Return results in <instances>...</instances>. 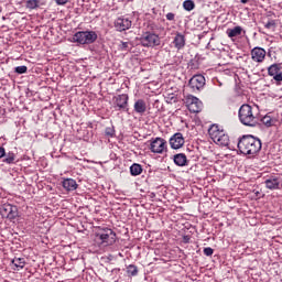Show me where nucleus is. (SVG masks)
<instances>
[{
	"instance_id": "5701e85b",
	"label": "nucleus",
	"mask_w": 282,
	"mask_h": 282,
	"mask_svg": "<svg viewBox=\"0 0 282 282\" xmlns=\"http://www.w3.org/2000/svg\"><path fill=\"white\" fill-rule=\"evenodd\" d=\"M119 52H131L133 50V43L132 42H120L118 45Z\"/></svg>"
},
{
	"instance_id": "c756f323",
	"label": "nucleus",
	"mask_w": 282,
	"mask_h": 282,
	"mask_svg": "<svg viewBox=\"0 0 282 282\" xmlns=\"http://www.w3.org/2000/svg\"><path fill=\"white\" fill-rule=\"evenodd\" d=\"M265 30H274V28H276V21L274 20H269L265 24H264Z\"/></svg>"
},
{
	"instance_id": "a211bd4d",
	"label": "nucleus",
	"mask_w": 282,
	"mask_h": 282,
	"mask_svg": "<svg viewBox=\"0 0 282 282\" xmlns=\"http://www.w3.org/2000/svg\"><path fill=\"white\" fill-rule=\"evenodd\" d=\"M62 186L68 193H72V191H76V188H78V183H76V180L74 178H64L62 181Z\"/></svg>"
},
{
	"instance_id": "2eb2a0df",
	"label": "nucleus",
	"mask_w": 282,
	"mask_h": 282,
	"mask_svg": "<svg viewBox=\"0 0 282 282\" xmlns=\"http://www.w3.org/2000/svg\"><path fill=\"white\" fill-rule=\"evenodd\" d=\"M265 54L263 47L256 46L251 50V59L253 63H263L265 61Z\"/></svg>"
},
{
	"instance_id": "c9c22d12",
	"label": "nucleus",
	"mask_w": 282,
	"mask_h": 282,
	"mask_svg": "<svg viewBox=\"0 0 282 282\" xmlns=\"http://www.w3.org/2000/svg\"><path fill=\"white\" fill-rule=\"evenodd\" d=\"M69 0H55V3L57 6H65V3H67Z\"/></svg>"
},
{
	"instance_id": "6e6552de",
	"label": "nucleus",
	"mask_w": 282,
	"mask_h": 282,
	"mask_svg": "<svg viewBox=\"0 0 282 282\" xmlns=\"http://www.w3.org/2000/svg\"><path fill=\"white\" fill-rule=\"evenodd\" d=\"M185 105L191 113H199V111L204 109V104L202 100L193 95H187L185 97Z\"/></svg>"
},
{
	"instance_id": "7ed1b4c3",
	"label": "nucleus",
	"mask_w": 282,
	"mask_h": 282,
	"mask_svg": "<svg viewBox=\"0 0 282 282\" xmlns=\"http://www.w3.org/2000/svg\"><path fill=\"white\" fill-rule=\"evenodd\" d=\"M95 41H98L96 31H78L73 35V43H77V45H91Z\"/></svg>"
},
{
	"instance_id": "e433bc0d",
	"label": "nucleus",
	"mask_w": 282,
	"mask_h": 282,
	"mask_svg": "<svg viewBox=\"0 0 282 282\" xmlns=\"http://www.w3.org/2000/svg\"><path fill=\"white\" fill-rule=\"evenodd\" d=\"M2 158H6V148L0 147V160H1Z\"/></svg>"
},
{
	"instance_id": "a878e982",
	"label": "nucleus",
	"mask_w": 282,
	"mask_h": 282,
	"mask_svg": "<svg viewBox=\"0 0 282 282\" xmlns=\"http://www.w3.org/2000/svg\"><path fill=\"white\" fill-rule=\"evenodd\" d=\"M17 160V154H14V152H8L4 155L3 162L4 164H14Z\"/></svg>"
},
{
	"instance_id": "473e14b6",
	"label": "nucleus",
	"mask_w": 282,
	"mask_h": 282,
	"mask_svg": "<svg viewBox=\"0 0 282 282\" xmlns=\"http://www.w3.org/2000/svg\"><path fill=\"white\" fill-rule=\"evenodd\" d=\"M203 252H204L205 257H213V253L215 252V250H213V248H210V247H206V248H204Z\"/></svg>"
},
{
	"instance_id": "f03ea898",
	"label": "nucleus",
	"mask_w": 282,
	"mask_h": 282,
	"mask_svg": "<svg viewBox=\"0 0 282 282\" xmlns=\"http://www.w3.org/2000/svg\"><path fill=\"white\" fill-rule=\"evenodd\" d=\"M238 118L241 124H245L246 127H254L257 124V117L252 111V106L248 104H245L240 107L238 111Z\"/></svg>"
},
{
	"instance_id": "39448f33",
	"label": "nucleus",
	"mask_w": 282,
	"mask_h": 282,
	"mask_svg": "<svg viewBox=\"0 0 282 282\" xmlns=\"http://www.w3.org/2000/svg\"><path fill=\"white\" fill-rule=\"evenodd\" d=\"M96 237L101 246H113L116 243V231L111 228H100L96 232Z\"/></svg>"
},
{
	"instance_id": "b1692460",
	"label": "nucleus",
	"mask_w": 282,
	"mask_h": 282,
	"mask_svg": "<svg viewBox=\"0 0 282 282\" xmlns=\"http://www.w3.org/2000/svg\"><path fill=\"white\" fill-rule=\"evenodd\" d=\"M279 72H281V64H272L268 67V74L269 76H273V78L276 76Z\"/></svg>"
},
{
	"instance_id": "1a4fd4ad",
	"label": "nucleus",
	"mask_w": 282,
	"mask_h": 282,
	"mask_svg": "<svg viewBox=\"0 0 282 282\" xmlns=\"http://www.w3.org/2000/svg\"><path fill=\"white\" fill-rule=\"evenodd\" d=\"M113 108L116 111H129V95L121 94L113 97Z\"/></svg>"
},
{
	"instance_id": "2f4dec72",
	"label": "nucleus",
	"mask_w": 282,
	"mask_h": 282,
	"mask_svg": "<svg viewBox=\"0 0 282 282\" xmlns=\"http://www.w3.org/2000/svg\"><path fill=\"white\" fill-rule=\"evenodd\" d=\"M105 134L108 137V138H113V135H116V130L113 128H106L105 130Z\"/></svg>"
},
{
	"instance_id": "423d86ee",
	"label": "nucleus",
	"mask_w": 282,
	"mask_h": 282,
	"mask_svg": "<svg viewBox=\"0 0 282 282\" xmlns=\"http://www.w3.org/2000/svg\"><path fill=\"white\" fill-rule=\"evenodd\" d=\"M140 43L143 47H158L161 43L160 35L152 32H145L141 35Z\"/></svg>"
},
{
	"instance_id": "72a5a7b5",
	"label": "nucleus",
	"mask_w": 282,
	"mask_h": 282,
	"mask_svg": "<svg viewBox=\"0 0 282 282\" xmlns=\"http://www.w3.org/2000/svg\"><path fill=\"white\" fill-rule=\"evenodd\" d=\"M165 17L167 21H175V13L173 12H169Z\"/></svg>"
},
{
	"instance_id": "c85d7f7f",
	"label": "nucleus",
	"mask_w": 282,
	"mask_h": 282,
	"mask_svg": "<svg viewBox=\"0 0 282 282\" xmlns=\"http://www.w3.org/2000/svg\"><path fill=\"white\" fill-rule=\"evenodd\" d=\"M127 274L128 276H138V268L135 264H129L127 267Z\"/></svg>"
},
{
	"instance_id": "9d476101",
	"label": "nucleus",
	"mask_w": 282,
	"mask_h": 282,
	"mask_svg": "<svg viewBox=\"0 0 282 282\" xmlns=\"http://www.w3.org/2000/svg\"><path fill=\"white\" fill-rule=\"evenodd\" d=\"M150 151L151 153H156L162 155V153H164V151H166V140H164L163 138H155L152 139L150 141Z\"/></svg>"
},
{
	"instance_id": "20e7f679",
	"label": "nucleus",
	"mask_w": 282,
	"mask_h": 282,
	"mask_svg": "<svg viewBox=\"0 0 282 282\" xmlns=\"http://www.w3.org/2000/svg\"><path fill=\"white\" fill-rule=\"evenodd\" d=\"M208 133L212 138V140L215 142V144H218V147H228L230 144V137L224 131L219 129V126L213 124Z\"/></svg>"
},
{
	"instance_id": "cd10ccee",
	"label": "nucleus",
	"mask_w": 282,
	"mask_h": 282,
	"mask_svg": "<svg viewBox=\"0 0 282 282\" xmlns=\"http://www.w3.org/2000/svg\"><path fill=\"white\" fill-rule=\"evenodd\" d=\"M41 3V0H28L26 8L28 10H36Z\"/></svg>"
},
{
	"instance_id": "4c0bfd02",
	"label": "nucleus",
	"mask_w": 282,
	"mask_h": 282,
	"mask_svg": "<svg viewBox=\"0 0 282 282\" xmlns=\"http://www.w3.org/2000/svg\"><path fill=\"white\" fill-rule=\"evenodd\" d=\"M183 239H184V243H188V241H191V238H188V236H185Z\"/></svg>"
},
{
	"instance_id": "aec40b11",
	"label": "nucleus",
	"mask_w": 282,
	"mask_h": 282,
	"mask_svg": "<svg viewBox=\"0 0 282 282\" xmlns=\"http://www.w3.org/2000/svg\"><path fill=\"white\" fill-rule=\"evenodd\" d=\"M11 263L14 265V270H23L25 268V258H13Z\"/></svg>"
},
{
	"instance_id": "393cba45",
	"label": "nucleus",
	"mask_w": 282,
	"mask_h": 282,
	"mask_svg": "<svg viewBox=\"0 0 282 282\" xmlns=\"http://www.w3.org/2000/svg\"><path fill=\"white\" fill-rule=\"evenodd\" d=\"M261 122L262 124H264V127H274L276 120L269 115H265L264 117H262Z\"/></svg>"
},
{
	"instance_id": "ddd939ff",
	"label": "nucleus",
	"mask_w": 282,
	"mask_h": 282,
	"mask_svg": "<svg viewBox=\"0 0 282 282\" xmlns=\"http://www.w3.org/2000/svg\"><path fill=\"white\" fill-rule=\"evenodd\" d=\"M264 185L269 191H281V177L271 175L265 178Z\"/></svg>"
},
{
	"instance_id": "412c9836",
	"label": "nucleus",
	"mask_w": 282,
	"mask_h": 282,
	"mask_svg": "<svg viewBox=\"0 0 282 282\" xmlns=\"http://www.w3.org/2000/svg\"><path fill=\"white\" fill-rule=\"evenodd\" d=\"M241 32H243L241 26H235L234 29L227 30V35L229 39H235V36H241Z\"/></svg>"
},
{
	"instance_id": "bb28decb",
	"label": "nucleus",
	"mask_w": 282,
	"mask_h": 282,
	"mask_svg": "<svg viewBox=\"0 0 282 282\" xmlns=\"http://www.w3.org/2000/svg\"><path fill=\"white\" fill-rule=\"evenodd\" d=\"M183 8H184V10H186V12H192V10H195V1L185 0L183 2Z\"/></svg>"
},
{
	"instance_id": "f704fd0d",
	"label": "nucleus",
	"mask_w": 282,
	"mask_h": 282,
	"mask_svg": "<svg viewBox=\"0 0 282 282\" xmlns=\"http://www.w3.org/2000/svg\"><path fill=\"white\" fill-rule=\"evenodd\" d=\"M273 78L276 80V83H281L282 82V72H279Z\"/></svg>"
},
{
	"instance_id": "f8f14e48",
	"label": "nucleus",
	"mask_w": 282,
	"mask_h": 282,
	"mask_svg": "<svg viewBox=\"0 0 282 282\" xmlns=\"http://www.w3.org/2000/svg\"><path fill=\"white\" fill-rule=\"evenodd\" d=\"M204 85H206V77L203 75H194L188 82V87H191L193 91H199V89H203Z\"/></svg>"
},
{
	"instance_id": "4468645a",
	"label": "nucleus",
	"mask_w": 282,
	"mask_h": 282,
	"mask_svg": "<svg viewBox=\"0 0 282 282\" xmlns=\"http://www.w3.org/2000/svg\"><path fill=\"white\" fill-rule=\"evenodd\" d=\"M184 134H182L181 132H176L170 138L171 149L174 150L182 149L184 147Z\"/></svg>"
},
{
	"instance_id": "7c9ffc66",
	"label": "nucleus",
	"mask_w": 282,
	"mask_h": 282,
	"mask_svg": "<svg viewBox=\"0 0 282 282\" xmlns=\"http://www.w3.org/2000/svg\"><path fill=\"white\" fill-rule=\"evenodd\" d=\"M15 74H28V66H18L14 68Z\"/></svg>"
},
{
	"instance_id": "dca6fc26",
	"label": "nucleus",
	"mask_w": 282,
	"mask_h": 282,
	"mask_svg": "<svg viewBox=\"0 0 282 282\" xmlns=\"http://www.w3.org/2000/svg\"><path fill=\"white\" fill-rule=\"evenodd\" d=\"M172 43L176 50H184L186 46V36L182 33H176Z\"/></svg>"
},
{
	"instance_id": "58836bf2",
	"label": "nucleus",
	"mask_w": 282,
	"mask_h": 282,
	"mask_svg": "<svg viewBox=\"0 0 282 282\" xmlns=\"http://www.w3.org/2000/svg\"><path fill=\"white\" fill-rule=\"evenodd\" d=\"M250 0H240L241 3H248Z\"/></svg>"
},
{
	"instance_id": "9b49d317",
	"label": "nucleus",
	"mask_w": 282,
	"mask_h": 282,
	"mask_svg": "<svg viewBox=\"0 0 282 282\" xmlns=\"http://www.w3.org/2000/svg\"><path fill=\"white\" fill-rule=\"evenodd\" d=\"M113 25L117 32H127V30H131L133 22L127 17H119L115 20Z\"/></svg>"
},
{
	"instance_id": "0eeeda50",
	"label": "nucleus",
	"mask_w": 282,
	"mask_h": 282,
	"mask_svg": "<svg viewBox=\"0 0 282 282\" xmlns=\"http://www.w3.org/2000/svg\"><path fill=\"white\" fill-rule=\"evenodd\" d=\"M0 215L2 219H17L19 217V208L10 203H4L0 207Z\"/></svg>"
},
{
	"instance_id": "f257e3e1",
	"label": "nucleus",
	"mask_w": 282,
	"mask_h": 282,
	"mask_svg": "<svg viewBox=\"0 0 282 282\" xmlns=\"http://www.w3.org/2000/svg\"><path fill=\"white\" fill-rule=\"evenodd\" d=\"M261 139L251 134H245L238 141V150L242 155L254 156L261 151Z\"/></svg>"
},
{
	"instance_id": "f3484780",
	"label": "nucleus",
	"mask_w": 282,
	"mask_h": 282,
	"mask_svg": "<svg viewBox=\"0 0 282 282\" xmlns=\"http://www.w3.org/2000/svg\"><path fill=\"white\" fill-rule=\"evenodd\" d=\"M173 162L176 166H188V158L184 153L174 154Z\"/></svg>"
},
{
	"instance_id": "6ab92c4d",
	"label": "nucleus",
	"mask_w": 282,
	"mask_h": 282,
	"mask_svg": "<svg viewBox=\"0 0 282 282\" xmlns=\"http://www.w3.org/2000/svg\"><path fill=\"white\" fill-rule=\"evenodd\" d=\"M134 113H138L139 116H144L147 113V101L144 99H138L134 102Z\"/></svg>"
},
{
	"instance_id": "4be33fe9",
	"label": "nucleus",
	"mask_w": 282,
	"mask_h": 282,
	"mask_svg": "<svg viewBox=\"0 0 282 282\" xmlns=\"http://www.w3.org/2000/svg\"><path fill=\"white\" fill-rule=\"evenodd\" d=\"M130 175H132V177H138V175H142V165L133 163L130 166Z\"/></svg>"
}]
</instances>
